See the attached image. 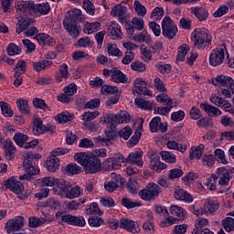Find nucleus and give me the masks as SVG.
<instances>
[{
    "label": "nucleus",
    "mask_w": 234,
    "mask_h": 234,
    "mask_svg": "<svg viewBox=\"0 0 234 234\" xmlns=\"http://www.w3.org/2000/svg\"><path fill=\"white\" fill-rule=\"evenodd\" d=\"M75 161L80 164L87 173L94 175L101 171V161L98 155H87L85 153H77Z\"/></svg>",
    "instance_id": "obj_1"
},
{
    "label": "nucleus",
    "mask_w": 234,
    "mask_h": 234,
    "mask_svg": "<svg viewBox=\"0 0 234 234\" xmlns=\"http://www.w3.org/2000/svg\"><path fill=\"white\" fill-rule=\"evenodd\" d=\"M191 39L194 47L198 50H204L207 47L211 45V34L206 27L197 28L192 32Z\"/></svg>",
    "instance_id": "obj_2"
},
{
    "label": "nucleus",
    "mask_w": 234,
    "mask_h": 234,
    "mask_svg": "<svg viewBox=\"0 0 234 234\" xmlns=\"http://www.w3.org/2000/svg\"><path fill=\"white\" fill-rule=\"evenodd\" d=\"M161 193L162 187H160V186H158L154 182H150L146 185V186L144 189L139 191V197H141L142 200L151 202V200L158 198Z\"/></svg>",
    "instance_id": "obj_3"
},
{
    "label": "nucleus",
    "mask_w": 234,
    "mask_h": 234,
    "mask_svg": "<svg viewBox=\"0 0 234 234\" xmlns=\"http://www.w3.org/2000/svg\"><path fill=\"white\" fill-rule=\"evenodd\" d=\"M59 190V194L62 197L69 199L78 198V197H80L81 191H83L80 186H75L72 187V185H70V183L65 179H60Z\"/></svg>",
    "instance_id": "obj_4"
},
{
    "label": "nucleus",
    "mask_w": 234,
    "mask_h": 234,
    "mask_svg": "<svg viewBox=\"0 0 234 234\" xmlns=\"http://www.w3.org/2000/svg\"><path fill=\"white\" fill-rule=\"evenodd\" d=\"M226 54L228 55V48H226V44H221L212 49L209 55V63L211 67H219V65H222L224 59H226Z\"/></svg>",
    "instance_id": "obj_5"
},
{
    "label": "nucleus",
    "mask_w": 234,
    "mask_h": 234,
    "mask_svg": "<svg viewBox=\"0 0 234 234\" xmlns=\"http://www.w3.org/2000/svg\"><path fill=\"white\" fill-rule=\"evenodd\" d=\"M162 32L164 37L166 39H175L178 34V27L176 24L169 16H165L162 21Z\"/></svg>",
    "instance_id": "obj_6"
},
{
    "label": "nucleus",
    "mask_w": 234,
    "mask_h": 234,
    "mask_svg": "<svg viewBox=\"0 0 234 234\" xmlns=\"http://www.w3.org/2000/svg\"><path fill=\"white\" fill-rule=\"evenodd\" d=\"M234 167H219L216 171V176L218 177V184L221 187L229 186V182L233 178Z\"/></svg>",
    "instance_id": "obj_7"
},
{
    "label": "nucleus",
    "mask_w": 234,
    "mask_h": 234,
    "mask_svg": "<svg viewBox=\"0 0 234 234\" xmlns=\"http://www.w3.org/2000/svg\"><path fill=\"white\" fill-rule=\"evenodd\" d=\"M103 76L111 78V81H113L114 83H129V77L116 68H112V69H104Z\"/></svg>",
    "instance_id": "obj_8"
},
{
    "label": "nucleus",
    "mask_w": 234,
    "mask_h": 234,
    "mask_svg": "<svg viewBox=\"0 0 234 234\" xmlns=\"http://www.w3.org/2000/svg\"><path fill=\"white\" fill-rule=\"evenodd\" d=\"M46 133H50L51 134L56 133V126L52 123H48L47 125L43 124L41 118L35 119L33 122V134L39 136Z\"/></svg>",
    "instance_id": "obj_9"
},
{
    "label": "nucleus",
    "mask_w": 234,
    "mask_h": 234,
    "mask_svg": "<svg viewBox=\"0 0 234 234\" xmlns=\"http://www.w3.org/2000/svg\"><path fill=\"white\" fill-rule=\"evenodd\" d=\"M36 164L34 163V158L30 156L23 161V167L27 174L19 176V180H30L34 175H37L39 170L36 169Z\"/></svg>",
    "instance_id": "obj_10"
},
{
    "label": "nucleus",
    "mask_w": 234,
    "mask_h": 234,
    "mask_svg": "<svg viewBox=\"0 0 234 234\" xmlns=\"http://www.w3.org/2000/svg\"><path fill=\"white\" fill-rule=\"evenodd\" d=\"M63 27L72 39H78L80 37L81 28L78 27V22L76 20L64 18Z\"/></svg>",
    "instance_id": "obj_11"
},
{
    "label": "nucleus",
    "mask_w": 234,
    "mask_h": 234,
    "mask_svg": "<svg viewBox=\"0 0 234 234\" xmlns=\"http://www.w3.org/2000/svg\"><path fill=\"white\" fill-rule=\"evenodd\" d=\"M131 122V115L127 112H120L115 115H109L105 122L111 123L112 127L118 125V123H129Z\"/></svg>",
    "instance_id": "obj_12"
},
{
    "label": "nucleus",
    "mask_w": 234,
    "mask_h": 234,
    "mask_svg": "<svg viewBox=\"0 0 234 234\" xmlns=\"http://www.w3.org/2000/svg\"><path fill=\"white\" fill-rule=\"evenodd\" d=\"M0 144L4 149V155L6 160H14L16 156V147L14 143L10 139H1Z\"/></svg>",
    "instance_id": "obj_13"
},
{
    "label": "nucleus",
    "mask_w": 234,
    "mask_h": 234,
    "mask_svg": "<svg viewBox=\"0 0 234 234\" xmlns=\"http://www.w3.org/2000/svg\"><path fill=\"white\" fill-rule=\"evenodd\" d=\"M212 84H214L215 87H218L219 89H234V80L231 79V77H228L226 75L217 76L215 80H212Z\"/></svg>",
    "instance_id": "obj_14"
},
{
    "label": "nucleus",
    "mask_w": 234,
    "mask_h": 234,
    "mask_svg": "<svg viewBox=\"0 0 234 234\" xmlns=\"http://www.w3.org/2000/svg\"><path fill=\"white\" fill-rule=\"evenodd\" d=\"M210 101L217 107H223L225 112H229V114L234 116V106H231V103H229L227 100H224L222 97H218L217 95H211Z\"/></svg>",
    "instance_id": "obj_15"
},
{
    "label": "nucleus",
    "mask_w": 234,
    "mask_h": 234,
    "mask_svg": "<svg viewBox=\"0 0 234 234\" xmlns=\"http://www.w3.org/2000/svg\"><path fill=\"white\" fill-rule=\"evenodd\" d=\"M108 36L111 39L118 40L123 39V32H122V26L115 21H112L108 24Z\"/></svg>",
    "instance_id": "obj_16"
},
{
    "label": "nucleus",
    "mask_w": 234,
    "mask_h": 234,
    "mask_svg": "<svg viewBox=\"0 0 234 234\" xmlns=\"http://www.w3.org/2000/svg\"><path fill=\"white\" fill-rule=\"evenodd\" d=\"M17 14H24V16H32L34 14L33 1H19L16 5Z\"/></svg>",
    "instance_id": "obj_17"
},
{
    "label": "nucleus",
    "mask_w": 234,
    "mask_h": 234,
    "mask_svg": "<svg viewBox=\"0 0 234 234\" xmlns=\"http://www.w3.org/2000/svg\"><path fill=\"white\" fill-rule=\"evenodd\" d=\"M145 26L144 18L142 17H133L131 23L125 24V29L127 34L133 36L134 34V30H144V27Z\"/></svg>",
    "instance_id": "obj_18"
},
{
    "label": "nucleus",
    "mask_w": 234,
    "mask_h": 234,
    "mask_svg": "<svg viewBox=\"0 0 234 234\" xmlns=\"http://www.w3.org/2000/svg\"><path fill=\"white\" fill-rule=\"evenodd\" d=\"M151 133H167V122H162L160 116L154 117L149 123Z\"/></svg>",
    "instance_id": "obj_19"
},
{
    "label": "nucleus",
    "mask_w": 234,
    "mask_h": 234,
    "mask_svg": "<svg viewBox=\"0 0 234 234\" xmlns=\"http://www.w3.org/2000/svg\"><path fill=\"white\" fill-rule=\"evenodd\" d=\"M4 187L13 191V193H16V195H19V193H22V191L25 189L23 183H21V181H17L14 177H10L9 179L4 181Z\"/></svg>",
    "instance_id": "obj_20"
},
{
    "label": "nucleus",
    "mask_w": 234,
    "mask_h": 234,
    "mask_svg": "<svg viewBox=\"0 0 234 234\" xmlns=\"http://www.w3.org/2000/svg\"><path fill=\"white\" fill-rule=\"evenodd\" d=\"M144 152L138 150L129 154L127 158H124L126 164H131L132 165H137V167H144V160L142 156Z\"/></svg>",
    "instance_id": "obj_21"
},
{
    "label": "nucleus",
    "mask_w": 234,
    "mask_h": 234,
    "mask_svg": "<svg viewBox=\"0 0 234 234\" xmlns=\"http://www.w3.org/2000/svg\"><path fill=\"white\" fill-rule=\"evenodd\" d=\"M120 228L121 229H126L130 233H140V226L136 221H133L127 218L120 219Z\"/></svg>",
    "instance_id": "obj_22"
},
{
    "label": "nucleus",
    "mask_w": 234,
    "mask_h": 234,
    "mask_svg": "<svg viewBox=\"0 0 234 234\" xmlns=\"http://www.w3.org/2000/svg\"><path fill=\"white\" fill-rule=\"evenodd\" d=\"M135 92L137 94H144V96H151L153 91L147 89V82L144 79L137 78L133 81Z\"/></svg>",
    "instance_id": "obj_23"
},
{
    "label": "nucleus",
    "mask_w": 234,
    "mask_h": 234,
    "mask_svg": "<svg viewBox=\"0 0 234 234\" xmlns=\"http://www.w3.org/2000/svg\"><path fill=\"white\" fill-rule=\"evenodd\" d=\"M100 116V112L94 111V112H85L81 116L80 120L84 122L83 125L84 127H87L90 131H92L94 127V123L90 122L92 120H95V118H98Z\"/></svg>",
    "instance_id": "obj_24"
},
{
    "label": "nucleus",
    "mask_w": 234,
    "mask_h": 234,
    "mask_svg": "<svg viewBox=\"0 0 234 234\" xmlns=\"http://www.w3.org/2000/svg\"><path fill=\"white\" fill-rule=\"evenodd\" d=\"M125 14H127V6L122 4L115 5L111 12L112 17H119L120 23H125Z\"/></svg>",
    "instance_id": "obj_25"
},
{
    "label": "nucleus",
    "mask_w": 234,
    "mask_h": 234,
    "mask_svg": "<svg viewBox=\"0 0 234 234\" xmlns=\"http://www.w3.org/2000/svg\"><path fill=\"white\" fill-rule=\"evenodd\" d=\"M35 39H37L39 45H42L43 47H54V45H56V39L46 33L37 35Z\"/></svg>",
    "instance_id": "obj_26"
},
{
    "label": "nucleus",
    "mask_w": 234,
    "mask_h": 234,
    "mask_svg": "<svg viewBox=\"0 0 234 234\" xmlns=\"http://www.w3.org/2000/svg\"><path fill=\"white\" fill-rule=\"evenodd\" d=\"M150 158V169H152V171H155V173H162L164 169H167V165L160 162V157L152 155Z\"/></svg>",
    "instance_id": "obj_27"
},
{
    "label": "nucleus",
    "mask_w": 234,
    "mask_h": 234,
    "mask_svg": "<svg viewBox=\"0 0 234 234\" xmlns=\"http://www.w3.org/2000/svg\"><path fill=\"white\" fill-rule=\"evenodd\" d=\"M37 184H40V186H48V187H58L59 189V184H61V179L54 178L51 176L48 177H42L37 179Z\"/></svg>",
    "instance_id": "obj_28"
},
{
    "label": "nucleus",
    "mask_w": 234,
    "mask_h": 234,
    "mask_svg": "<svg viewBox=\"0 0 234 234\" xmlns=\"http://www.w3.org/2000/svg\"><path fill=\"white\" fill-rule=\"evenodd\" d=\"M174 197L176 200H180L181 202L188 204L193 202V196L182 188L176 189L174 193Z\"/></svg>",
    "instance_id": "obj_29"
},
{
    "label": "nucleus",
    "mask_w": 234,
    "mask_h": 234,
    "mask_svg": "<svg viewBox=\"0 0 234 234\" xmlns=\"http://www.w3.org/2000/svg\"><path fill=\"white\" fill-rule=\"evenodd\" d=\"M190 10L198 21H206L209 17V11L206 7H191Z\"/></svg>",
    "instance_id": "obj_30"
},
{
    "label": "nucleus",
    "mask_w": 234,
    "mask_h": 234,
    "mask_svg": "<svg viewBox=\"0 0 234 234\" xmlns=\"http://www.w3.org/2000/svg\"><path fill=\"white\" fill-rule=\"evenodd\" d=\"M170 213L174 217L177 218V220H186L187 218V211L184 207L178 205H173L170 207Z\"/></svg>",
    "instance_id": "obj_31"
},
{
    "label": "nucleus",
    "mask_w": 234,
    "mask_h": 234,
    "mask_svg": "<svg viewBox=\"0 0 234 234\" xmlns=\"http://www.w3.org/2000/svg\"><path fill=\"white\" fill-rule=\"evenodd\" d=\"M64 19H73V21L83 23L85 21V16H83L80 9L73 8L68 11Z\"/></svg>",
    "instance_id": "obj_32"
},
{
    "label": "nucleus",
    "mask_w": 234,
    "mask_h": 234,
    "mask_svg": "<svg viewBox=\"0 0 234 234\" xmlns=\"http://www.w3.org/2000/svg\"><path fill=\"white\" fill-rule=\"evenodd\" d=\"M218 207H220V204L217 199H207L204 204L205 213H209L210 215L218 211Z\"/></svg>",
    "instance_id": "obj_33"
},
{
    "label": "nucleus",
    "mask_w": 234,
    "mask_h": 234,
    "mask_svg": "<svg viewBox=\"0 0 234 234\" xmlns=\"http://www.w3.org/2000/svg\"><path fill=\"white\" fill-rule=\"evenodd\" d=\"M45 167L49 173H56L59 169V158L50 155L45 163Z\"/></svg>",
    "instance_id": "obj_34"
},
{
    "label": "nucleus",
    "mask_w": 234,
    "mask_h": 234,
    "mask_svg": "<svg viewBox=\"0 0 234 234\" xmlns=\"http://www.w3.org/2000/svg\"><path fill=\"white\" fill-rule=\"evenodd\" d=\"M208 224H209V220H207V218H198L196 220L195 228L192 230V234L202 233L204 229H207Z\"/></svg>",
    "instance_id": "obj_35"
},
{
    "label": "nucleus",
    "mask_w": 234,
    "mask_h": 234,
    "mask_svg": "<svg viewBox=\"0 0 234 234\" xmlns=\"http://www.w3.org/2000/svg\"><path fill=\"white\" fill-rule=\"evenodd\" d=\"M101 28V23L100 22H84L83 25V32L84 34H94L95 32H98Z\"/></svg>",
    "instance_id": "obj_36"
},
{
    "label": "nucleus",
    "mask_w": 234,
    "mask_h": 234,
    "mask_svg": "<svg viewBox=\"0 0 234 234\" xmlns=\"http://www.w3.org/2000/svg\"><path fill=\"white\" fill-rule=\"evenodd\" d=\"M52 65L53 62L47 59H43L37 62H32L33 70H35V72H41V70H47L50 69Z\"/></svg>",
    "instance_id": "obj_37"
},
{
    "label": "nucleus",
    "mask_w": 234,
    "mask_h": 234,
    "mask_svg": "<svg viewBox=\"0 0 234 234\" xmlns=\"http://www.w3.org/2000/svg\"><path fill=\"white\" fill-rule=\"evenodd\" d=\"M200 109H203L208 116H221L222 114V111H220V109L207 103H201Z\"/></svg>",
    "instance_id": "obj_38"
},
{
    "label": "nucleus",
    "mask_w": 234,
    "mask_h": 234,
    "mask_svg": "<svg viewBox=\"0 0 234 234\" xmlns=\"http://www.w3.org/2000/svg\"><path fill=\"white\" fill-rule=\"evenodd\" d=\"M24 218L23 217H17L15 219H9L7 222L9 229L11 231H19L21 228L24 226Z\"/></svg>",
    "instance_id": "obj_39"
},
{
    "label": "nucleus",
    "mask_w": 234,
    "mask_h": 234,
    "mask_svg": "<svg viewBox=\"0 0 234 234\" xmlns=\"http://www.w3.org/2000/svg\"><path fill=\"white\" fill-rule=\"evenodd\" d=\"M32 23H34V19L32 18L27 17V18L20 19L16 24V34H21V32H24V30H27V28H28V27H30Z\"/></svg>",
    "instance_id": "obj_40"
},
{
    "label": "nucleus",
    "mask_w": 234,
    "mask_h": 234,
    "mask_svg": "<svg viewBox=\"0 0 234 234\" xmlns=\"http://www.w3.org/2000/svg\"><path fill=\"white\" fill-rule=\"evenodd\" d=\"M50 12V5L48 3L34 4L33 14H40L41 16H47Z\"/></svg>",
    "instance_id": "obj_41"
},
{
    "label": "nucleus",
    "mask_w": 234,
    "mask_h": 234,
    "mask_svg": "<svg viewBox=\"0 0 234 234\" xmlns=\"http://www.w3.org/2000/svg\"><path fill=\"white\" fill-rule=\"evenodd\" d=\"M55 120L58 123H69V122H72V120H74V113L62 112L56 115Z\"/></svg>",
    "instance_id": "obj_42"
},
{
    "label": "nucleus",
    "mask_w": 234,
    "mask_h": 234,
    "mask_svg": "<svg viewBox=\"0 0 234 234\" xmlns=\"http://www.w3.org/2000/svg\"><path fill=\"white\" fill-rule=\"evenodd\" d=\"M56 218L64 222V224H68V226H72V220L74 218V215L67 214V212L58 211L56 213Z\"/></svg>",
    "instance_id": "obj_43"
},
{
    "label": "nucleus",
    "mask_w": 234,
    "mask_h": 234,
    "mask_svg": "<svg viewBox=\"0 0 234 234\" xmlns=\"http://www.w3.org/2000/svg\"><path fill=\"white\" fill-rule=\"evenodd\" d=\"M106 52L108 56H113L114 58H122L123 56V52L120 50L116 44H108Z\"/></svg>",
    "instance_id": "obj_44"
},
{
    "label": "nucleus",
    "mask_w": 234,
    "mask_h": 234,
    "mask_svg": "<svg viewBox=\"0 0 234 234\" xmlns=\"http://www.w3.org/2000/svg\"><path fill=\"white\" fill-rule=\"evenodd\" d=\"M88 224L90 228H100V226H105V219L100 218V216H90L88 218Z\"/></svg>",
    "instance_id": "obj_45"
},
{
    "label": "nucleus",
    "mask_w": 234,
    "mask_h": 234,
    "mask_svg": "<svg viewBox=\"0 0 234 234\" xmlns=\"http://www.w3.org/2000/svg\"><path fill=\"white\" fill-rule=\"evenodd\" d=\"M93 46L94 42L90 40V37H83L80 38L75 44V47H77V48H90Z\"/></svg>",
    "instance_id": "obj_46"
},
{
    "label": "nucleus",
    "mask_w": 234,
    "mask_h": 234,
    "mask_svg": "<svg viewBox=\"0 0 234 234\" xmlns=\"http://www.w3.org/2000/svg\"><path fill=\"white\" fill-rule=\"evenodd\" d=\"M204 149L205 146L204 144H199L197 147H192L191 150L192 152L190 153V160H200L202 158V154H204Z\"/></svg>",
    "instance_id": "obj_47"
},
{
    "label": "nucleus",
    "mask_w": 234,
    "mask_h": 234,
    "mask_svg": "<svg viewBox=\"0 0 234 234\" xmlns=\"http://www.w3.org/2000/svg\"><path fill=\"white\" fill-rule=\"evenodd\" d=\"M85 213L87 215H90V217L99 215V217H101L103 215V212L100 209V207H98V203H91L86 209Z\"/></svg>",
    "instance_id": "obj_48"
},
{
    "label": "nucleus",
    "mask_w": 234,
    "mask_h": 234,
    "mask_svg": "<svg viewBox=\"0 0 234 234\" xmlns=\"http://www.w3.org/2000/svg\"><path fill=\"white\" fill-rule=\"evenodd\" d=\"M0 109L5 118H12L14 116V111H12V107L8 102L0 101Z\"/></svg>",
    "instance_id": "obj_49"
},
{
    "label": "nucleus",
    "mask_w": 234,
    "mask_h": 234,
    "mask_svg": "<svg viewBox=\"0 0 234 234\" xmlns=\"http://www.w3.org/2000/svg\"><path fill=\"white\" fill-rule=\"evenodd\" d=\"M14 142H16L19 147H25V144L28 142V135L21 133H15Z\"/></svg>",
    "instance_id": "obj_50"
},
{
    "label": "nucleus",
    "mask_w": 234,
    "mask_h": 234,
    "mask_svg": "<svg viewBox=\"0 0 234 234\" xmlns=\"http://www.w3.org/2000/svg\"><path fill=\"white\" fill-rule=\"evenodd\" d=\"M222 227L227 233H231V231H234V218L227 217L222 219Z\"/></svg>",
    "instance_id": "obj_51"
},
{
    "label": "nucleus",
    "mask_w": 234,
    "mask_h": 234,
    "mask_svg": "<svg viewBox=\"0 0 234 234\" xmlns=\"http://www.w3.org/2000/svg\"><path fill=\"white\" fill-rule=\"evenodd\" d=\"M122 206L126 207V209H134V207H140L142 204H140V202L133 201L129 197H122Z\"/></svg>",
    "instance_id": "obj_52"
},
{
    "label": "nucleus",
    "mask_w": 234,
    "mask_h": 234,
    "mask_svg": "<svg viewBox=\"0 0 234 234\" xmlns=\"http://www.w3.org/2000/svg\"><path fill=\"white\" fill-rule=\"evenodd\" d=\"M218 182V177H217V174H211V176L207 178V182L206 184L207 189L210 191H217V183Z\"/></svg>",
    "instance_id": "obj_53"
},
{
    "label": "nucleus",
    "mask_w": 234,
    "mask_h": 234,
    "mask_svg": "<svg viewBox=\"0 0 234 234\" xmlns=\"http://www.w3.org/2000/svg\"><path fill=\"white\" fill-rule=\"evenodd\" d=\"M16 106L18 111H20L22 114H28L30 112V108L28 107V101L27 100H17Z\"/></svg>",
    "instance_id": "obj_54"
},
{
    "label": "nucleus",
    "mask_w": 234,
    "mask_h": 234,
    "mask_svg": "<svg viewBox=\"0 0 234 234\" xmlns=\"http://www.w3.org/2000/svg\"><path fill=\"white\" fill-rule=\"evenodd\" d=\"M161 158L167 164H176V155L171 152H161Z\"/></svg>",
    "instance_id": "obj_55"
},
{
    "label": "nucleus",
    "mask_w": 234,
    "mask_h": 234,
    "mask_svg": "<svg viewBox=\"0 0 234 234\" xmlns=\"http://www.w3.org/2000/svg\"><path fill=\"white\" fill-rule=\"evenodd\" d=\"M113 162V169L116 171L117 169H121L122 164H125V157L123 154H115L113 157H112Z\"/></svg>",
    "instance_id": "obj_56"
},
{
    "label": "nucleus",
    "mask_w": 234,
    "mask_h": 234,
    "mask_svg": "<svg viewBox=\"0 0 234 234\" xmlns=\"http://www.w3.org/2000/svg\"><path fill=\"white\" fill-rule=\"evenodd\" d=\"M98 142L102 144V145L105 144V145H111L112 144V140H114V133L112 132H107L106 133V138L99 136L97 138Z\"/></svg>",
    "instance_id": "obj_57"
},
{
    "label": "nucleus",
    "mask_w": 234,
    "mask_h": 234,
    "mask_svg": "<svg viewBox=\"0 0 234 234\" xmlns=\"http://www.w3.org/2000/svg\"><path fill=\"white\" fill-rule=\"evenodd\" d=\"M155 69L160 74H171V70H173V66L171 64H162L158 63L155 65Z\"/></svg>",
    "instance_id": "obj_58"
},
{
    "label": "nucleus",
    "mask_w": 234,
    "mask_h": 234,
    "mask_svg": "<svg viewBox=\"0 0 234 234\" xmlns=\"http://www.w3.org/2000/svg\"><path fill=\"white\" fill-rule=\"evenodd\" d=\"M166 145L168 149H175L176 151H180V153H185V151H187V146L182 145L175 141H168Z\"/></svg>",
    "instance_id": "obj_59"
},
{
    "label": "nucleus",
    "mask_w": 234,
    "mask_h": 234,
    "mask_svg": "<svg viewBox=\"0 0 234 234\" xmlns=\"http://www.w3.org/2000/svg\"><path fill=\"white\" fill-rule=\"evenodd\" d=\"M156 101H158V103H164L166 106H173V99L165 93L159 94L156 97Z\"/></svg>",
    "instance_id": "obj_60"
},
{
    "label": "nucleus",
    "mask_w": 234,
    "mask_h": 234,
    "mask_svg": "<svg viewBox=\"0 0 234 234\" xmlns=\"http://www.w3.org/2000/svg\"><path fill=\"white\" fill-rule=\"evenodd\" d=\"M83 8L87 12V14H89V16H94V14L96 13V7L90 0H84Z\"/></svg>",
    "instance_id": "obj_61"
},
{
    "label": "nucleus",
    "mask_w": 234,
    "mask_h": 234,
    "mask_svg": "<svg viewBox=\"0 0 234 234\" xmlns=\"http://www.w3.org/2000/svg\"><path fill=\"white\" fill-rule=\"evenodd\" d=\"M66 171L68 175H79V173H81V167L75 163H71L66 166Z\"/></svg>",
    "instance_id": "obj_62"
},
{
    "label": "nucleus",
    "mask_w": 234,
    "mask_h": 234,
    "mask_svg": "<svg viewBox=\"0 0 234 234\" xmlns=\"http://www.w3.org/2000/svg\"><path fill=\"white\" fill-rule=\"evenodd\" d=\"M164 17V8L163 7H155L151 14V19L154 21H160Z\"/></svg>",
    "instance_id": "obj_63"
},
{
    "label": "nucleus",
    "mask_w": 234,
    "mask_h": 234,
    "mask_svg": "<svg viewBox=\"0 0 234 234\" xmlns=\"http://www.w3.org/2000/svg\"><path fill=\"white\" fill-rule=\"evenodd\" d=\"M6 52L8 56H17V54H21V48L17 45L10 43L6 48Z\"/></svg>",
    "instance_id": "obj_64"
}]
</instances>
